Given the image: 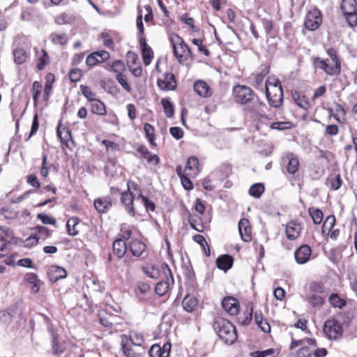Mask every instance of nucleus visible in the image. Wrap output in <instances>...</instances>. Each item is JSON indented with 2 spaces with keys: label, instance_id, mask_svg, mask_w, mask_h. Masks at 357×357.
Returning <instances> with one entry per match:
<instances>
[{
  "label": "nucleus",
  "instance_id": "1",
  "mask_svg": "<svg viewBox=\"0 0 357 357\" xmlns=\"http://www.w3.org/2000/svg\"><path fill=\"white\" fill-rule=\"evenodd\" d=\"M173 54L178 63L181 66H189L193 62L195 58L193 52L184 39L176 33H172L169 36Z\"/></svg>",
  "mask_w": 357,
  "mask_h": 357
},
{
  "label": "nucleus",
  "instance_id": "2",
  "mask_svg": "<svg viewBox=\"0 0 357 357\" xmlns=\"http://www.w3.org/2000/svg\"><path fill=\"white\" fill-rule=\"evenodd\" d=\"M326 54L331 58L332 64L329 63L328 59L317 56L312 58L314 67L323 70L327 75L338 76L342 71V65L337 50L331 47L326 50Z\"/></svg>",
  "mask_w": 357,
  "mask_h": 357
},
{
  "label": "nucleus",
  "instance_id": "3",
  "mask_svg": "<svg viewBox=\"0 0 357 357\" xmlns=\"http://www.w3.org/2000/svg\"><path fill=\"white\" fill-rule=\"evenodd\" d=\"M199 172V162L196 156H190L188 158L183 170L181 165H178L176 167V172L181 179L182 186L188 191L194 188L191 178H196Z\"/></svg>",
  "mask_w": 357,
  "mask_h": 357
},
{
  "label": "nucleus",
  "instance_id": "4",
  "mask_svg": "<svg viewBox=\"0 0 357 357\" xmlns=\"http://www.w3.org/2000/svg\"><path fill=\"white\" fill-rule=\"evenodd\" d=\"M212 326L215 333L225 344L231 345L237 340L236 328L227 319L219 316L214 317Z\"/></svg>",
  "mask_w": 357,
  "mask_h": 357
},
{
  "label": "nucleus",
  "instance_id": "5",
  "mask_svg": "<svg viewBox=\"0 0 357 357\" xmlns=\"http://www.w3.org/2000/svg\"><path fill=\"white\" fill-rule=\"evenodd\" d=\"M326 287L323 282L312 281L308 284L306 301L313 308L320 309L325 303Z\"/></svg>",
  "mask_w": 357,
  "mask_h": 357
},
{
  "label": "nucleus",
  "instance_id": "6",
  "mask_svg": "<svg viewBox=\"0 0 357 357\" xmlns=\"http://www.w3.org/2000/svg\"><path fill=\"white\" fill-rule=\"evenodd\" d=\"M266 96L271 107L279 108L283 102V89L278 79L266 82Z\"/></svg>",
  "mask_w": 357,
  "mask_h": 357
},
{
  "label": "nucleus",
  "instance_id": "7",
  "mask_svg": "<svg viewBox=\"0 0 357 357\" xmlns=\"http://www.w3.org/2000/svg\"><path fill=\"white\" fill-rule=\"evenodd\" d=\"M232 96L235 102L241 105L250 104L257 98L256 93L250 87L239 84L233 87Z\"/></svg>",
  "mask_w": 357,
  "mask_h": 357
},
{
  "label": "nucleus",
  "instance_id": "8",
  "mask_svg": "<svg viewBox=\"0 0 357 357\" xmlns=\"http://www.w3.org/2000/svg\"><path fill=\"white\" fill-rule=\"evenodd\" d=\"M357 3L356 0H342L340 8L351 27L357 25Z\"/></svg>",
  "mask_w": 357,
  "mask_h": 357
},
{
  "label": "nucleus",
  "instance_id": "9",
  "mask_svg": "<svg viewBox=\"0 0 357 357\" xmlns=\"http://www.w3.org/2000/svg\"><path fill=\"white\" fill-rule=\"evenodd\" d=\"M322 22L321 11L317 8H314L307 13L304 20V26L306 29L313 31L317 30Z\"/></svg>",
  "mask_w": 357,
  "mask_h": 357
},
{
  "label": "nucleus",
  "instance_id": "10",
  "mask_svg": "<svg viewBox=\"0 0 357 357\" xmlns=\"http://www.w3.org/2000/svg\"><path fill=\"white\" fill-rule=\"evenodd\" d=\"M323 331L330 340H337L342 337L343 333L341 323L335 318L329 319L325 321Z\"/></svg>",
  "mask_w": 357,
  "mask_h": 357
},
{
  "label": "nucleus",
  "instance_id": "11",
  "mask_svg": "<svg viewBox=\"0 0 357 357\" xmlns=\"http://www.w3.org/2000/svg\"><path fill=\"white\" fill-rule=\"evenodd\" d=\"M56 134L60 139L62 149L73 151L75 147V142L73 139L72 133L66 126L59 123L56 128Z\"/></svg>",
  "mask_w": 357,
  "mask_h": 357
},
{
  "label": "nucleus",
  "instance_id": "12",
  "mask_svg": "<svg viewBox=\"0 0 357 357\" xmlns=\"http://www.w3.org/2000/svg\"><path fill=\"white\" fill-rule=\"evenodd\" d=\"M135 150L137 153L138 158L142 162H146L148 165H158L160 159V157L157 154L152 153L144 144H138Z\"/></svg>",
  "mask_w": 357,
  "mask_h": 357
},
{
  "label": "nucleus",
  "instance_id": "13",
  "mask_svg": "<svg viewBox=\"0 0 357 357\" xmlns=\"http://www.w3.org/2000/svg\"><path fill=\"white\" fill-rule=\"evenodd\" d=\"M336 224V218L334 215H328L324 221L321 228L323 234L326 235L328 238L333 240H336L340 233L339 229H334Z\"/></svg>",
  "mask_w": 357,
  "mask_h": 357
},
{
  "label": "nucleus",
  "instance_id": "14",
  "mask_svg": "<svg viewBox=\"0 0 357 357\" xmlns=\"http://www.w3.org/2000/svg\"><path fill=\"white\" fill-rule=\"evenodd\" d=\"M157 85L162 91H174L177 87V80L173 73H165L158 78Z\"/></svg>",
  "mask_w": 357,
  "mask_h": 357
},
{
  "label": "nucleus",
  "instance_id": "15",
  "mask_svg": "<svg viewBox=\"0 0 357 357\" xmlns=\"http://www.w3.org/2000/svg\"><path fill=\"white\" fill-rule=\"evenodd\" d=\"M34 51V62L36 68L38 71H42L50 63V56L46 50L35 47Z\"/></svg>",
  "mask_w": 357,
  "mask_h": 357
},
{
  "label": "nucleus",
  "instance_id": "16",
  "mask_svg": "<svg viewBox=\"0 0 357 357\" xmlns=\"http://www.w3.org/2000/svg\"><path fill=\"white\" fill-rule=\"evenodd\" d=\"M110 58L109 53L106 50L96 51L89 54L86 58V65L89 68H92L99 63L108 61Z\"/></svg>",
  "mask_w": 357,
  "mask_h": 357
},
{
  "label": "nucleus",
  "instance_id": "17",
  "mask_svg": "<svg viewBox=\"0 0 357 357\" xmlns=\"http://www.w3.org/2000/svg\"><path fill=\"white\" fill-rule=\"evenodd\" d=\"M113 199L110 195L97 197L93 201V206L100 215L107 213L113 206Z\"/></svg>",
  "mask_w": 357,
  "mask_h": 357
},
{
  "label": "nucleus",
  "instance_id": "18",
  "mask_svg": "<svg viewBox=\"0 0 357 357\" xmlns=\"http://www.w3.org/2000/svg\"><path fill=\"white\" fill-rule=\"evenodd\" d=\"M13 61L17 66L26 63L30 59V54L27 49L21 45H15L12 51Z\"/></svg>",
  "mask_w": 357,
  "mask_h": 357
},
{
  "label": "nucleus",
  "instance_id": "19",
  "mask_svg": "<svg viewBox=\"0 0 357 357\" xmlns=\"http://www.w3.org/2000/svg\"><path fill=\"white\" fill-rule=\"evenodd\" d=\"M137 196L133 195V192L130 190H126L121 193L120 202L123 205L126 211L128 213L135 217L136 215V211L134 206V199H136Z\"/></svg>",
  "mask_w": 357,
  "mask_h": 357
},
{
  "label": "nucleus",
  "instance_id": "20",
  "mask_svg": "<svg viewBox=\"0 0 357 357\" xmlns=\"http://www.w3.org/2000/svg\"><path fill=\"white\" fill-rule=\"evenodd\" d=\"M172 350V344L169 342L165 343L162 347L158 344H153L149 350V357H169Z\"/></svg>",
  "mask_w": 357,
  "mask_h": 357
},
{
  "label": "nucleus",
  "instance_id": "21",
  "mask_svg": "<svg viewBox=\"0 0 357 357\" xmlns=\"http://www.w3.org/2000/svg\"><path fill=\"white\" fill-rule=\"evenodd\" d=\"M312 255V249L310 245L304 244L301 245L294 252L296 261L298 264L307 263Z\"/></svg>",
  "mask_w": 357,
  "mask_h": 357
},
{
  "label": "nucleus",
  "instance_id": "22",
  "mask_svg": "<svg viewBox=\"0 0 357 357\" xmlns=\"http://www.w3.org/2000/svg\"><path fill=\"white\" fill-rule=\"evenodd\" d=\"M223 309L230 315H236L240 311L238 301L232 296L225 297L222 301Z\"/></svg>",
  "mask_w": 357,
  "mask_h": 357
},
{
  "label": "nucleus",
  "instance_id": "23",
  "mask_svg": "<svg viewBox=\"0 0 357 357\" xmlns=\"http://www.w3.org/2000/svg\"><path fill=\"white\" fill-rule=\"evenodd\" d=\"M286 162V170L290 174H295L299 169L300 162L298 157L293 153H287L284 158Z\"/></svg>",
  "mask_w": 357,
  "mask_h": 357
},
{
  "label": "nucleus",
  "instance_id": "24",
  "mask_svg": "<svg viewBox=\"0 0 357 357\" xmlns=\"http://www.w3.org/2000/svg\"><path fill=\"white\" fill-rule=\"evenodd\" d=\"M302 227L297 220H291L286 225L285 234L289 240L298 238L301 234Z\"/></svg>",
  "mask_w": 357,
  "mask_h": 357
},
{
  "label": "nucleus",
  "instance_id": "25",
  "mask_svg": "<svg viewBox=\"0 0 357 357\" xmlns=\"http://www.w3.org/2000/svg\"><path fill=\"white\" fill-rule=\"evenodd\" d=\"M166 266L169 274V278H167L166 281H160L156 284L155 291L159 296H162L167 294L170 290L171 285L174 284V278L171 270L167 265Z\"/></svg>",
  "mask_w": 357,
  "mask_h": 357
},
{
  "label": "nucleus",
  "instance_id": "26",
  "mask_svg": "<svg viewBox=\"0 0 357 357\" xmlns=\"http://www.w3.org/2000/svg\"><path fill=\"white\" fill-rule=\"evenodd\" d=\"M238 231L242 240L245 242H250L252 239V227L247 218H242L238 222Z\"/></svg>",
  "mask_w": 357,
  "mask_h": 357
},
{
  "label": "nucleus",
  "instance_id": "27",
  "mask_svg": "<svg viewBox=\"0 0 357 357\" xmlns=\"http://www.w3.org/2000/svg\"><path fill=\"white\" fill-rule=\"evenodd\" d=\"M291 98L294 102L304 110H307L310 107V102L307 96L303 92L297 90H291Z\"/></svg>",
  "mask_w": 357,
  "mask_h": 357
},
{
  "label": "nucleus",
  "instance_id": "28",
  "mask_svg": "<svg viewBox=\"0 0 357 357\" xmlns=\"http://www.w3.org/2000/svg\"><path fill=\"white\" fill-rule=\"evenodd\" d=\"M268 110L267 105L259 100L253 102L252 105L245 109L249 113L250 118L254 120L259 117Z\"/></svg>",
  "mask_w": 357,
  "mask_h": 357
},
{
  "label": "nucleus",
  "instance_id": "29",
  "mask_svg": "<svg viewBox=\"0 0 357 357\" xmlns=\"http://www.w3.org/2000/svg\"><path fill=\"white\" fill-rule=\"evenodd\" d=\"M139 43L142 50L143 62L145 66H149L153 58V52L147 44L146 38H139Z\"/></svg>",
  "mask_w": 357,
  "mask_h": 357
},
{
  "label": "nucleus",
  "instance_id": "30",
  "mask_svg": "<svg viewBox=\"0 0 357 357\" xmlns=\"http://www.w3.org/2000/svg\"><path fill=\"white\" fill-rule=\"evenodd\" d=\"M47 275L52 282H56L59 280L66 278L67 272L66 269L61 266L52 265L49 266L47 270Z\"/></svg>",
  "mask_w": 357,
  "mask_h": 357
},
{
  "label": "nucleus",
  "instance_id": "31",
  "mask_svg": "<svg viewBox=\"0 0 357 357\" xmlns=\"http://www.w3.org/2000/svg\"><path fill=\"white\" fill-rule=\"evenodd\" d=\"M122 340H128L130 344H132L134 346L140 348L143 353L145 352L146 347H145V340L144 338L143 335L137 332H132L130 333L129 336L123 335L122 337Z\"/></svg>",
  "mask_w": 357,
  "mask_h": 357
},
{
  "label": "nucleus",
  "instance_id": "32",
  "mask_svg": "<svg viewBox=\"0 0 357 357\" xmlns=\"http://www.w3.org/2000/svg\"><path fill=\"white\" fill-rule=\"evenodd\" d=\"M45 84L43 89V101L46 104L49 102L53 89V84L55 82V75L48 73L45 77Z\"/></svg>",
  "mask_w": 357,
  "mask_h": 357
},
{
  "label": "nucleus",
  "instance_id": "33",
  "mask_svg": "<svg viewBox=\"0 0 357 357\" xmlns=\"http://www.w3.org/2000/svg\"><path fill=\"white\" fill-rule=\"evenodd\" d=\"M193 87L195 93L201 97L209 98L213 94V91L210 86L203 80L195 81Z\"/></svg>",
  "mask_w": 357,
  "mask_h": 357
},
{
  "label": "nucleus",
  "instance_id": "34",
  "mask_svg": "<svg viewBox=\"0 0 357 357\" xmlns=\"http://www.w3.org/2000/svg\"><path fill=\"white\" fill-rule=\"evenodd\" d=\"M128 251L131 252L133 256L139 257L146 250V245L142 241L134 238L128 243Z\"/></svg>",
  "mask_w": 357,
  "mask_h": 357
},
{
  "label": "nucleus",
  "instance_id": "35",
  "mask_svg": "<svg viewBox=\"0 0 357 357\" xmlns=\"http://www.w3.org/2000/svg\"><path fill=\"white\" fill-rule=\"evenodd\" d=\"M215 263L219 269L227 272L232 267L234 258L227 254L222 255L217 258Z\"/></svg>",
  "mask_w": 357,
  "mask_h": 357
},
{
  "label": "nucleus",
  "instance_id": "36",
  "mask_svg": "<svg viewBox=\"0 0 357 357\" xmlns=\"http://www.w3.org/2000/svg\"><path fill=\"white\" fill-rule=\"evenodd\" d=\"M255 321L257 326L265 333H269L271 330V325L261 310L255 312Z\"/></svg>",
  "mask_w": 357,
  "mask_h": 357
},
{
  "label": "nucleus",
  "instance_id": "37",
  "mask_svg": "<svg viewBox=\"0 0 357 357\" xmlns=\"http://www.w3.org/2000/svg\"><path fill=\"white\" fill-rule=\"evenodd\" d=\"M199 305V301L193 295L187 294L182 301V306L185 311L189 313L195 312Z\"/></svg>",
  "mask_w": 357,
  "mask_h": 357
},
{
  "label": "nucleus",
  "instance_id": "38",
  "mask_svg": "<svg viewBox=\"0 0 357 357\" xmlns=\"http://www.w3.org/2000/svg\"><path fill=\"white\" fill-rule=\"evenodd\" d=\"M330 305L333 308L343 309L347 305V298L337 293H332L328 298Z\"/></svg>",
  "mask_w": 357,
  "mask_h": 357
},
{
  "label": "nucleus",
  "instance_id": "39",
  "mask_svg": "<svg viewBox=\"0 0 357 357\" xmlns=\"http://www.w3.org/2000/svg\"><path fill=\"white\" fill-rule=\"evenodd\" d=\"M144 132L145 137L149 143L151 147L155 148L157 146L156 140V130L155 127L149 123L144 124Z\"/></svg>",
  "mask_w": 357,
  "mask_h": 357
},
{
  "label": "nucleus",
  "instance_id": "40",
  "mask_svg": "<svg viewBox=\"0 0 357 357\" xmlns=\"http://www.w3.org/2000/svg\"><path fill=\"white\" fill-rule=\"evenodd\" d=\"M43 86L39 81H34L31 88V93L33 98V106L38 107L40 102V99L43 94Z\"/></svg>",
  "mask_w": 357,
  "mask_h": 357
},
{
  "label": "nucleus",
  "instance_id": "41",
  "mask_svg": "<svg viewBox=\"0 0 357 357\" xmlns=\"http://www.w3.org/2000/svg\"><path fill=\"white\" fill-rule=\"evenodd\" d=\"M128 245L126 241H123V238H116L113 242V253L119 259L125 256L127 250H128Z\"/></svg>",
  "mask_w": 357,
  "mask_h": 357
},
{
  "label": "nucleus",
  "instance_id": "42",
  "mask_svg": "<svg viewBox=\"0 0 357 357\" xmlns=\"http://www.w3.org/2000/svg\"><path fill=\"white\" fill-rule=\"evenodd\" d=\"M134 347L135 346L130 344L128 340L121 341V350L126 357H142L144 354L143 351L140 352L136 351Z\"/></svg>",
  "mask_w": 357,
  "mask_h": 357
},
{
  "label": "nucleus",
  "instance_id": "43",
  "mask_svg": "<svg viewBox=\"0 0 357 357\" xmlns=\"http://www.w3.org/2000/svg\"><path fill=\"white\" fill-rule=\"evenodd\" d=\"M81 220L77 217L70 218L66 223V229L68 235L71 236H77L79 232V226L80 225Z\"/></svg>",
  "mask_w": 357,
  "mask_h": 357
},
{
  "label": "nucleus",
  "instance_id": "44",
  "mask_svg": "<svg viewBox=\"0 0 357 357\" xmlns=\"http://www.w3.org/2000/svg\"><path fill=\"white\" fill-rule=\"evenodd\" d=\"M90 111L93 114L105 116L107 114L106 105L104 102L98 98L90 102Z\"/></svg>",
  "mask_w": 357,
  "mask_h": 357
},
{
  "label": "nucleus",
  "instance_id": "45",
  "mask_svg": "<svg viewBox=\"0 0 357 357\" xmlns=\"http://www.w3.org/2000/svg\"><path fill=\"white\" fill-rule=\"evenodd\" d=\"M135 229V227L133 225H130L127 223L121 224L117 238H123V241H124L128 240L132 236V231Z\"/></svg>",
  "mask_w": 357,
  "mask_h": 357
},
{
  "label": "nucleus",
  "instance_id": "46",
  "mask_svg": "<svg viewBox=\"0 0 357 357\" xmlns=\"http://www.w3.org/2000/svg\"><path fill=\"white\" fill-rule=\"evenodd\" d=\"M133 261V259L128 257L120 261L119 264L116 266L118 272L119 273H124L125 275L130 274Z\"/></svg>",
  "mask_w": 357,
  "mask_h": 357
},
{
  "label": "nucleus",
  "instance_id": "47",
  "mask_svg": "<svg viewBox=\"0 0 357 357\" xmlns=\"http://www.w3.org/2000/svg\"><path fill=\"white\" fill-rule=\"evenodd\" d=\"M50 41L54 45H66L68 43V37L66 33H52L50 36Z\"/></svg>",
  "mask_w": 357,
  "mask_h": 357
},
{
  "label": "nucleus",
  "instance_id": "48",
  "mask_svg": "<svg viewBox=\"0 0 357 357\" xmlns=\"http://www.w3.org/2000/svg\"><path fill=\"white\" fill-rule=\"evenodd\" d=\"M100 39L105 47L112 50H114L115 44L112 33L103 31L100 35Z\"/></svg>",
  "mask_w": 357,
  "mask_h": 357
},
{
  "label": "nucleus",
  "instance_id": "49",
  "mask_svg": "<svg viewBox=\"0 0 357 357\" xmlns=\"http://www.w3.org/2000/svg\"><path fill=\"white\" fill-rule=\"evenodd\" d=\"M136 199H139L141 201V202L145 207L146 212L150 213L155 211V204L149 197L143 195L142 193H139V195H137Z\"/></svg>",
  "mask_w": 357,
  "mask_h": 357
},
{
  "label": "nucleus",
  "instance_id": "50",
  "mask_svg": "<svg viewBox=\"0 0 357 357\" xmlns=\"http://www.w3.org/2000/svg\"><path fill=\"white\" fill-rule=\"evenodd\" d=\"M98 315L100 323L102 326L107 328H112L114 326L115 323V319H116V316H114L112 314H108L105 312H99Z\"/></svg>",
  "mask_w": 357,
  "mask_h": 357
},
{
  "label": "nucleus",
  "instance_id": "51",
  "mask_svg": "<svg viewBox=\"0 0 357 357\" xmlns=\"http://www.w3.org/2000/svg\"><path fill=\"white\" fill-rule=\"evenodd\" d=\"M307 211L315 225H320L322 222L324 213L321 209L314 207H310Z\"/></svg>",
  "mask_w": 357,
  "mask_h": 357
},
{
  "label": "nucleus",
  "instance_id": "52",
  "mask_svg": "<svg viewBox=\"0 0 357 357\" xmlns=\"http://www.w3.org/2000/svg\"><path fill=\"white\" fill-rule=\"evenodd\" d=\"M192 239L195 242L197 243L202 247L204 255L206 257H210V247L204 236L201 234H195L192 236Z\"/></svg>",
  "mask_w": 357,
  "mask_h": 357
},
{
  "label": "nucleus",
  "instance_id": "53",
  "mask_svg": "<svg viewBox=\"0 0 357 357\" xmlns=\"http://www.w3.org/2000/svg\"><path fill=\"white\" fill-rule=\"evenodd\" d=\"M25 280L31 284H33L32 291L37 293L40 290V280L38 275L34 273H29L25 275Z\"/></svg>",
  "mask_w": 357,
  "mask_h": 357
},
{
  "label": "nucleus",
  "instance_id": "54",
  "mask_svg": "<svg viewBox=\"0 0 357 357\" xmlns=\"http://www.w3.org/2000/svg\"><path fill=\"white\" fill-rule=\"evenodd\" d=\"M265 191L264 185L261 183H257L252 185L249 189V195L255 198H259Z\"/></svg>",
  "mask_w": 357,
  "mask_h": 357
},
{
  "label": "nucleus",
  "instance_id": "55",
  "mask_svg": "<svg viewBox=\"0 0 357 357\" xmlns=\"http://www.w3.org/2000/svg\"><path fill=\"white\" fill-rule=\"evenodd\" d=\"M190 227L195 230L202 232L204 230V225L200 217L192 215L189 217Z\"/></svg>",
  "mask_w": 357,
  "mask_h": 357
},
{
  "label": "nucleus",
  "instance_id": "56",
  "mask_svg": "<svg viewBox=\"0 0 357 357\" xmlns=\"http://www.w3.org/2000/svg\"><path fill=\"white\" fill-rule=\"evenodd\" d=\"M79 88L82 94L84 96V98L87 100L89 102H91L98 99L96 98V93L91 89L90 86L84 84H81Z\"/></svg>",
  "mask_w": 357,
  "mask_h": 357
},
{
  "label": "nucleus",
  "instance_id": "57",
  "mask_svg": "<svg viewBox=\"0 0 357 357\" xmlns=\"http://www.w3.org/2000/svg\"><path fill=\"white\" fill-rule=\"evenodd\" d=\"M52 353L55 355L60 354L63 352V349L61 348L59 345V339L56 332L52 331Z\"/></svg>",
  "mask_w": 357,
  "mask_h": 357
},
{
  "label": "nucleus",
  "instance_id": "58",
  "mask_svg": "<svg viewBox=\"0 0 357 357\" xmlns=\"http://www.w3.org/2000/svg\"><path fill=\"white\" fill-rule=\"evenodd\" d=\"M161 104L163 107L164 113L167 118H171L174 114V107L172 103L167 98H162Z\"/></svg>",
  "mask_w": 357,
  "mask_h": 357
},
{
  "label": "nucleus",
  "instance_id": "59",
  "mask_svg": "<svg viewBox=\"0 0 357 357\" xmlns=\"http://www.w3.org/2000/svg\"><path fill=\"white\" fill-rule=\"evenodd\" d=\"M293 127L294 124L291 121H278L270 124V128L272 130H284L291 129Z\"/></svg>",
  "mask_w": 357,
  "mask_h": 357
},
{
  "label": "nucleus",
  "instance_id": "60",
  "mask_svg": "<svg viewBox=\"0 0 357 357\" xmlns=\"http://www.w3.org/2000/svg\"><path fill=\"white\" fill-rule=\"evenodd\" d=\"M180 20L182 22L189 26L192 31L199 32V27L195 24V20L192 17H190L188 13H185L180 17Z\"/></svg>",
  "mask_w": 357,
  "mask_h": 357
},
{
  "label": "nucleus",
  "instance_id": "61",
  "mask_svg": "<svg viewBox=\"0 0 357 357\" xmlns=\"http://www.w3.org/2000/svg\"><path fill=\"white\" fill-rule=\"evenodd\" d=\"M328 181L329 182L331 189L333 190H338L342 184V181L340 174L331 175L328 178Z\"/></svg>",
  "mask_w": 357,
  "mask_h": 357
},
{
  "label": "nucleus",
  "instance_id": "62",
  "mask_svg": "<svg viewBox=\"0 0 357 357\" xmlns=\"http://www.w3.org/2000/svg\"><path fill=\"white\" fill-rule=\"evenodd\" d=\"M111 68L112 71L116 74V76H117V75L124 74L126 70L124 63L119 59L112 62Z\"/></svg>",
  "mask_w": 357,
  "mask_h": 357
},
{
  "label": "nucleus",
  "instance_id": "63",
  "mask_svg": "<svg viewBox=\"0 0 357 357\" xmlns=\"http://www.w3.org/2000/svg\"><path fill=\"white\" fill-rule=\"evenodd\" d=\"M34 231L39 239L45 240L52 234V231L44 226H37L35 227Z\"/></svg>",
  "mask_w": 357,
  "mask_h": 357
},
{
  "label": "nucleus",
  "instance_id": "64",
  "mask_svg": "<svg viewBox=\"0 0 357 357\" xmlns=\"http://www.w3.org/2000/svg\"><path fill=\"white\" fill-rule=\"evenodd\" d=\"M144 274L151 278H157L159 276L160 271L154 266H146L142 268Z\"/></svg>",
  "mask_w": 357,
  "mask_h": 357
}]
</instances>
